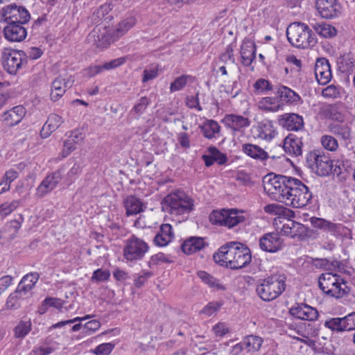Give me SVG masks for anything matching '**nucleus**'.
Listing matches in <instances>:
<instances>
[{"instance_id": "obj_48", "label": "nucleus", "mask_w": 355, "mask_h": 355, "mask_svg": "<svg viewBox=\"0 0 355 355\" xmlns=\"http://www.w3.org/2000/svg\"><path fill=\"white\" fill-rule=\"evenodd\" d=\"M343 319L342 318H331L328 320H326L324 322V326L332 331H336L338 332L344 331V326H343Z\"/></svg>"}, {"instance_id": "obj_38", "label": "nucleus", "mask_w": 355, "mask_h": 355, "mask_svg": "<svg viewBox=\"0 0 355 355\" xmlns=\"http://www.w3.org/2000/svg\"><path fill=\"white\" fill-rule=\"evenodd\" d=\"M235 63L236 61L234 56L233 49L230 46H228L225 51L219 55L216 64L227 66L228 69H230L234 67Z\"/></svg>"}, {"instance_id": "obj_37", "label": "nucleus", "mask_w": 355, "mask_h": 355, "mask_svg": "<svg viewBox=\"0 0 355 355\" xmlns=\"http://www.w3.org/2000/svg\"><path fill=\"white\" fill-rule=\"evenodd\" d=\"M201 130L205 137L212 139L216 135L219 133L220 126L214 120H207L201 126Z\"/></svg>"}, {"instance_id": "obj_43", "label": "nucleus", "mask_w": 355, "mask_h": 355, "mask_svg": "<svg viewBox=\"0 0 355 355\" xmlns=\"http://www.w3.org/2000/svg\"><path fill=\"white\" fill-rule=\"evenodd\" d=\"M322 146L327 150L334 152L338 148L337 139L331 135H322L320 138Z\"/></svg>"}, {"instance_id": "obj_51", "label": "nucleus", "mask_w": 355, "mask_h": 355, "mask_svg": "<svg viewBox=\"0 0 355 355\" xmlns=\"http://www.w3.org/2000/svg\"><path fill=\"white\" fill-rule=\"evenodd\" d=\"M24 297L20 295L19 293L15 290L14 293H12L8 297L6 301V306L10 309H17L20 306L19 300L24 299Z\"/></svg>"}, {"instance_id": "obj_5", "label": "nucleus", "mask_w": 355, "mask_h": 355, "mask_svg": "<svg viewBox=\"0 0 355 355\" xmlns=\"http://www.w3.org/2000/svg\"><path fill=\"white\" fill-rule=\"evenodd\" d=\"M286 37L291 44L306 49L316 44V38L308 25L301 22L291 23L286 29Z\"/></svg>"}, {"instance_id": "obj_62", "label": "nucleus", "mask_w": 355, "mask_h": 355, "mask_svg": "<svg viewBox=\"0 0 355 355\" xmlns=\"http://www.w3.org/2000/svg\"><path fill=\"white\" fill-rule=\"evenodd\" d=\"M76 149V145L71 142V140H66L63 144V149L61 153L62 158L67 157L72 151Z\"/></svg>"}, {"instance_id": "obj_16", "label": "nucleus", "mask_w": 355, "mask_h": 355, "mask_svg": "<svg viewBox=\"0 0 355 355\" xmlns=\"http://www.w3.org/2000/svg\"><path fill=\"white\" fill-rule=\"evenodd\" d=\"M4 37L10 42H19L27 36V29L24 24L7 23L3 28Z\"/></svg>"}, {"instance_id": "obj_3", "label": "nucleus", "mask_w": 355, "mask_h": 355, "mask_svg": "<svg viewBox=\"0 0 355 355\" xmlns=\"http://www.w3.org/2000/svg\"><path fill=\"white\" fill-rule=\"evenodd\" d=\"M162 208L171 215L180 216L178 221L187 218L193 210V200L182 191H177L167 195L162 201Z\"/></svg>"}, {"instance_id": "obj_2", "label": "nucleus", "mask_w": 355, "mask_h": 355, "mask_svg": "<svg viewBox=\"0 0 355 355\" xmlns=\"http://www.w3.org/2000/svg\"><path fill=\"white\" fill-rule=\"evenodd\" d=\"M213 258L220 266L238 270L248 265L252 257L250 250L245 245L239 242H229L221 246Z\"/></svg>"}, {"instance_id": "obj_50", "label": "nucleus", "mask_w": 355, "mask_h": 355, "mask_svg": "<svg viewBox=\"0 0 355 355\" xmlns=\"http://www.w3.org/2000/svg\"><path fill=\"white\" fill-rule=\"evenodd\" d=\"M208 152L211 155L214 161L217 162L219 165H223L227 162V156L220 152L217 148L214 146L209 147Z\"/></svg>"}, {"instance_id": "obj_45", "label": "nucleus", "mask_w": 355, "mask_h": 355, "mask_svg": "<svg viewBox=\"0 0 355 355\" xmlns=\"http://www.w3.org/2000/svg\"><path fill=\"white\" fill-rule=\"evenodd\" d=\"M31 329V321H20L14 329L16 338H24Z\"/></svg>"}, {"instance_id": "obj_10", "label": "nucleus", "mask_w": 355, "mask_h": 355, "mask_svg": "<svg viewBox=\"0 0 355 355\" xmlns=\"http://www.w3.org/2000/svg\"><path fill=\"white\" fill-rule=\"evenodd\" d=\"M1 15L6 23L26 24L31 19L28 10L15 3L8 5L1 10Z\"/></svg>"}, {"instance_id": "obj_34", "label": "nucleus", "mask_w": 355, "mask_h": 355, "mask_svg": "<svg viewBox=\"0 0 355 355\" xmlns=\"http://www.w3.org/2000/svg\"><path fill=\"white\" fill-rule=\"evenodd\" d=\"M277 93L279 98L282 102L293 103L300 100V97L297 94L286 86H280Z\"/></svg>"}, {"instance_id": "obj_21", "label": "nucleus", "mask_w": 355, "mask_h": 355, "mask_svg": "<svg viewBox=\"0 0 355 355\" xmlns=\"http://www.w3.org/2000/svg\"><path fill=\"white\" fill-rule=\"evenodd\" d=\"M282 232L285 236L300 238L306 235L307 228L302 223L288 220L286 223L283 225Z\"/></svg>"}, {"instance_id": "obj_20", "label": "nucleus", "mask_w": 355, "mask_h": 355, "mask_svg": "<svg viewBox=\"0 0 355 355\" xmlns=\"http://www.w3.org/2000/svg\"><path fill=\"white\" fill-rule=\"evenodd\" d=\"M302 137L295 134H289L284 140L283 148L286 153L298 156L302 154Z\"/></svg>"}, {"instance_id": "obj_47", "label": "nucleus", "mask_w": 355, "mask_h": 355, "mask_svg": "<svg viewBox=\"0 0 355 355\" xmlns=\"http://www.w3.org/2000/svg\"><path fill=\"white\" fill-rule=\"evenodd\" d=\"M322 95L324 98H337L341 96V88L334 85L325 87L322 91Z\"/></svg>"}, {"instance_id": "obj_33", "label": "nucleus", "mask_w": 355, "mask_h": 355, "mask_svg": "<svg viewBox=\"0 0 355 355\" xmlns=\"http://www.w3.org/2000/svg\"><path fill=\"white\" fill-rule=\"evenodd\" d=\"M312 27L320 36L324 38H331L337 34V30L334 26L324 22L315 23L312 24Z\"/></svg>"}, {"instance_id": "obj_55", "label": "nucleus", "mask_w": 355, "mask_h": 355, "mask_svg": "<svg viewBox=\"0 0 355 355\" xmlns=\"http://www.w3.org/2000/svg\"><path fill=\"white\" fill-rule=\"evenodd\" d=\"M110 276V273L108 270H103L102 269H98L95 270L92 275V281L96 282L107 281Z\"/></svg>"}, {"instance_id": "obj_11", "label": "nucleus", "mask_w": 355, "mask_h": 355, "mask_svg": "<svg viewBox=\"0 0 355 355\" xmlns=\"http://www.w3.org/2000/svg\"><path fill=\"white\" fill-rule=\"evenodd\" d=\"M316 8L324 19H332L341 12V6L338 0H316Z\"/></svg>"}, {"instance_id": "obj_9", "label": "nucleus", "mask_w": 355, "mask_h": 355, "mask_svg": "<svg viewBox=\"0 0 355 355\" xmlns=\"http://www.w3.org/2000/svg\"><path fill=\"white\" fill-rule=\"evenodd\" d=\"M148 250L149 246L144 241L132 236L125 242L123 257L127 261H136L142 259Z\"/></svg>"}, {"instance_id": "obj_42", "label": "nucleus", "mask_w": 355, "mask_h": 355, "mask_svg": "<svg viewBox=\"0 0 355 355\" xmlns=\"http://www.w3.org/2000/svg\"><path fill=\"white\" fill-rule=\"evenodd\" d=\"M322 111L326 116L332 120L340 121L343 119L342 114L338 111V107L336 104L324 106Z\"/></svg>"}, {"instance_id": "obj_29", "label": "nucleus", "mask_w": 355, "mask_h": 355, "mask_svg": "<svg viewBox=\"0 0 355 355\" xmlns=\"http://www.w3.org/2000/svg\"><path fill=\"white\" fill-rule=\"evenodd\" d=\"M123 203L127 216L136 215L144 210V205L141 201L133 196H128Z\"/></svg>"}, {"instance_id": "obj_63", "label": "nucleus", "mask_w": 355, "mask_h": 355, "mask_svg": "<svg viewBox=\"0 0 355 355\" xmlns=\"http://www.w3.org/2000/svg\"><path fill=\"white\" fill-rule=\"evenodd\" d=\"M149 103L150 101L147 97H141L139 99V102L134 106L133 110L136 113H142L146 110Z\"/></svg>"}, {"instance_id": "obj_61", "label": "nucleus", "mask_w": 355, "mask_h": 355, "mask_svg": "<svg viewBox=\"0 0 355 355\" xmlns=\"http://www.w3.org/2000/svg\"><path fill=\"white\" fill-rule=\"evenodd\" d=\"M125 62V58L124 57H121L116 59H114L108 62H106L103 64L104 69L110 70L114 68H116Z\"/></svg>"}, {"instance_id": "obj_23", "label": "nucleus", "mask_w": 355, "mask_h": 355, "mask_svg": "<svg viewBox=\"0 0 355 355\" xmlns=\"http://www.w3.org/2000/svg\"><path fill=\"white\" fill-rule=\"evenodd\" d=\"M173 232L172 226L168 223L162 224L159 232L154 237V243L157 246H166L172 240Z\"/></svg>"}, {"instance_id": "obj_60", "label": "nucleus", "mask_w": 355, "mask_h": 355, "mask_svg": "<svg viewBox=\"0 0 355 355\" xmlns=\"http://www.w3.org/2000/svg\"><path fill=\"white\" fill-rule=\"evenodd\" d=\"M220 308V304L216 302H209L204 309L201 311V313L210 316L214 313Z\"/></svg>"}, {"instance_id": "obj_56", "label": "nucleus", "mask_w": 355, "mask_h": 355, "mask_svg": "<svg viewBox=\"0 0 355 355\" xmlns=\"http://www.w3.org/2000/svg\"><path fill=\"white\" fill-rule=\"evenodd\" d=\"M23 221L24 217L21 214L19 215L18 218H16L10 221L8 228L10 230H14V233L12 234L11 239H14L15 237L19 230L21 228V223H23Z\"/></svg>"}, {"instance_id": "obj_17", "label": "nucleus", "mask_w": 355, "mask_h": 355, "mask_svg": "<svg viewBox=\"0 0 355 355\" xmlns=\"http://www.w3.org/2000/svg\"><path fill=\"white\" fill-rule=\"evenodd\" d=\"M314 72L320 85L327 84L332 77L329 60L324 58H318L315 64Z\"/></svg>"}, {"instance_id": "obj_36", "label": "nucleus", "mask_w": 355, "mask_h": 355, "mask_svg": "<svg viewBox=\"0 0 355 355\" xmlns=\"http://www.w3.org/2000/svg\"><path fill=\"white\" fill-rule=\"evenodd\" d=\"M263 343V339L257 336L250 335L243 340V345L248 352H254L259 350Z\"/></svg>"}, {"instance_id": "obj_12", "label": "nucleus", "mask_w": 355, "mask_h": 355, "mask_svg": "<svg viewBox=\"0 0 355 355\" xmlns=\"http://www.w3.org/2000/svg\"><path fill=\"white\" fill-rule=\"evenodd\" d=\"M221 121L226 128L231 130L233 135L243 132L250 125L248 118L234 114H226Z\"/></svg>"}, {"instance_id": "obj_4", "label": "nucleus", "mask_w": 355, "mask_h": 355, "mask_svg": "<svg viewBox=\"0 0 355 355\" xmlns=\"http://www.w3.org/2000/svg\"><path fill=\"white\" fill-rule=\"evenodd\" d=\"M286 279L284 274H273L259 279L257 283V294L263 301H272L285 291Z\"/></svg>"}, {"instance_id": "obj_53", "label": "nucleus", "mask_w": 355, "mask_h": 355, "mask_svg": "<svg viewBox=\"0 0 355 355\" xmlns=\"http://www.w3.org/2000/svg\"><path fill=\"white\" fill-rule=\"evenodd\" d=\"M114 347V345L111 343H103L98 345L94 350L96 355H109Z\"/></svg>"}, {"instance_id": "obj_28", "label": "nucleus", "mask_w": 355, "mask_h": 355, "mask_svg": "<svg viewBox=\"0 0 355 355\" xmlns=\"http://www.w3.org/2000/svg\"><path fill=\"white\" fill-rule=\"evenodd\" d=\"M63 122L64 120L60 116L56 114H50L41 130V135L47 137L51 132L55 131Z\"/></svg>"}, {"instance_id": "obj_24", "label": "nucleus", "mask_w": 355, "mask_h": 355, "mask_svg": "<svg viewBox=\"0 0 355 355\" xmlns=\"http://www.w3.org/2000/svg\"><path fill=\"white\" fill-rule=\"evenodd\" d=\"M207 245L202 237L191 236L181 245V249L184 253L191 254L202 250Z\"/></svg>"}, {"instance_id": "obj_52", "label": "nucleus", "mask_w": 355, "mask_h": 355, "mask_svg": "<svg viewBox=\"0 0 355 355\" xmlns=\"http://www.w3.org/2000/svg\"><path fill=\"white\" fill-rule=\"evenodd\" d=\"M9 85V83L0 82V107L6 104L7 101L10 98L11 93L8 91V89L5 88Z\"/></svg>"}, {"instance_id": "obj_7", "label": "nucleus", "mask_w": 355, "mask_h": 355, "mask_svg": "<svg viewBox=\"0 0 355 355\" xmlns=\"http://www.w3.org/2000/svg\"><path fill=\"white\" fill-rule=\"evenodd\" d=\"M307 166L319 176H327L333 171V162L328 155L320 150L309 153L306 158Z\"/></svg>"}, {"instance_id": "obj_14", "label": "nucleus", "mask_w": 355, "mask_h": 355, "mask_svg": "<svg viewBox=\"0 0 355 355\" xmlns=\"http://www.w3.org/2000/svg\"><path fill=\"white\" fill-rule=\"evenodd\" d=\"M74 80L72 76L62 77L55 78L51 83V99L53 101H58L66 92L67 89L72 87Z\"/></svg>"}, {"instance_id": "obj_30", "label": "nucleus", "mask_w": 355, "mask_h": 355, "mask_svg": "<svg viewBox=\"0 0 355 355\" xmlns=\"http://www.w3.org/2000/svg\"><path fill=\"white\" fill-rule=\"evenodd\" d=\"M136 22L137 19L133 16H128L123 19L116 25L113 36L116 38L123 36L136 24Z\"/></svg>"}, {"instance_id": "obj_54", "label": "nucleus", "mask_w": 355, "mask_h": 355, "mask_svg": "<svg viewBox=\"0 0 355 355\" xmlns=\"http://www.w3.org/2000/svg\"><path fill=\"white\" fill-rule=\"evenodd\" d=\"M345 331L355 329V312H352L342 318Z\"/></svg>"}, {"instance_id": "obj_58", "label": "nucleus", "mask_w": 355, "mask_h": 355, "mask_svg": "<svg viewBox=\"0 0 355 355\" xmlns=\"http://www.w3.org/2000/svg\"><path fill=\"white\" fill-rule=\"evenodd\" d=\"M27 278H22L17 286V293H19L20 295L23 296L24 298L26 297L28 293L31 292L32 288L26 284V281Z\"/></svg>"}, {"instance_id": "obj_31", "label": "nucleus", "mask_w": 355, "mask_h": 355, "mask_svg": "<svg viewBox=\"0 0 355 355\" xmlns=\"http://www.w3.org/2000/svg\"><path fill=\"white\" fill-rule=\"evenodd\" d=\"M329 131L341 140L347 141L352 137L351 128L346 124H331L329 126Z\"/></svg>"}, {"instance_id": "obj_6", "label": "nucleus", "mask_w": 355, "mask_h": 355, "mask_svg": "<svg viewBox=\"0 0 355 355\" xmlns=\"http://www.w3.org/2000/svg\"><path fill=\"white\" fill-rule=\"evenodd\" d=\"M318 285L326 295L336 299L347 295L350 291L347 282L340 275L331 272L320 275Z\"/></svg>"}, {"instance_id": "obj_40", "label": "nucleus", "mask_w": 355, "mask_h": 355, "mask_svg": "<svg viewBox=\"0 0 355 355\" xmlns=\"http://www.w3.org/2000/svg\"><path fill=\"white\" fill-rule=\"evenodd\" d=\"M355 60L350 55H343L338 62V69L341 73L349 74L354 70Z\"/></svg>"}, {"instance_id": "obj_25", "label": "nucleus", "mask_w": 355, "mask_h": 355, "mask_svg": "<svg viewBox=\"0 0 355 355\" xmlns=\"http://www.w3.org/2000/svg\"><path fill=\"white\" fill-rule=\"evenodd\" d=\"M241 55L243 64L249 67L256 56V45L254 42L250 40L245 41L241 47Z\"/></svg>"}, {"instance_id": "obj_13", "label": "nucleus", "mask_w": 355, "mask_h": 355, "mask_svg": "<svg viewBox=\"0 0 355 355\" xmlns=\"http://www.w3.org/2000/svg\"><path fill=\"white\" fill-rule=\"evenodd\" d=\"M282 239L277 232H270L263 235L259 241L260 248L267 252H276L282 247Z\"/></svg>"}, {"instance_id": "obj_8", "label": "nucleus", "mask_w": 355, "mask_h": 355, "mask_svg": "<svg viewBox=\"0 0 355 355\" xmlns=\"http://www.w3.org/2000/svg\"><path fill=\"white\" fill-rule=\"evenodd\" d=\"M26 54L24 51H17L12 49H3L1 52L2 64L6 71L10 74H16L22 67Z\"/></svg>"}, {"instance_id": "obj_1", "label": "nucleus", "mask_w": 355, "mask_h": 355, "mask_svg": "<svg viewBox=\"0 0 355 355\" xmlns=\"http://www.w3.org/2000/svg\"><path fill=\"white\" fill-rule=\"evenodd\" d=\"M263 189L271 199L294 208H302L309 203L312 193L300 180L269 173L263 178Z\"/></svg>"}, {"instance_id": "obj_35", "label": "nucleus", "mask_w": 355, "mask_h": 355, "mask_svg": "<svg viewBox=\"0 0 355 355\" xmlns=\"http://www.w3.org/2000/svg\"><path fill=\"white\" fill-rule=\"evenodd\" d=\"M310 220L313 227L324 232H335L338 229L337 224L324 218L312 217Z\"/></svg>"}, {"instance_id": "obj_27", "label": "nucleus", "mask_w": 355, "mask_h": 355, "mask_svg": "<svg viewBox=\"0 0 355 355\" xmlns=\"http://www.w3.org/2000/svg\"><path fill=\"white\" fill-rule=\"evenodd\" d=\"M256 129L258 132L257 137L261 139L270 141L275 137V131L272 123L268 119L260 121Z\"/></svg>"}, {"instance_id": "obj_64", "label": "nucleus", "mask_w": 355, "mask_h": 355, "mask_svg": "<svg viewBox=\"0 0 355 355\" xmlns=\"http://www.w3.org/2000/svg\"><path fill=\"white\" fill-rule=\"evenodd\" d=\"M345 172L346 169L345 168L344 165L338 162L334 168L333 167L331 173L336 175L340 180H343L345 178Z\"/></svg>"}, {"instance_id": "obj_19", "label": "nucleus", "mask_w": 355, "mask_h": 355, "mask_svg": "<svg viewBox=\"0 0 355 355\" xmlns=\"http://www.w3.org/2000/svg\"><path fill=\"white\" fill-rule=\"evenodd\" d=\"M290 313L298 319L309 321H314L319 316V313L315 308L302 303L291 307Z\"/></svg>"}, {"instance_id": "obj_46", "label": "nucleus", "mask_w": 355, "mask_h": 355, "mask_svg": "<svg viewBox=\"0 0 355 355\" xmlns=\"http://www.w3.org/2000/svg\"><path fill=\"white\" fill-rule=\"evenodd\" d=\"M254 88L256 94H265L272 89V86L268 80L259 78L254 83Z\"/></svg>"}, {"instance_id": "obj_22", "label": "nucleus", "mask_w": 355, "mask_h": 355, "mask_svg": "<svg viewBox=\"0 0 355 355\" xmlns=\"http://www.w3.org/2000/svg\"><path fill=\"white\" fill-rule=\"evenodd\" d=\"M26 113V109L22 105L15 106L3 113V121L8 125L14 126L21 121Z\"/></svg>"}, {"instance_id": "obj_44", "label": "nucleus", "mask_w": 355, "mask_h": 355, "mask_svg": "<svg viewBox=\"0 0 355 355\" xmlns=\"http://www.w3.org/2000/svg\"><path fill=\"white\" fill-rule=\"evenodd\" d=\"M227 209L214 210L209 214V220L213 225H225Z\"/></svg>"}, {"instance_id": "obj_15", "label": "nucleus", "mask_w": 355, "mask_h": 355, "mask_svg": "<svg viewBox=\"0 0 355 355\" xmlns=\"http://www.w3.org/2000/svg\"><path fill=\"white\" fill-rule=\"evenodd\" d=\"M279 124L288 131H299L304 128L302 116L295 113H285L279 118Z\"/></svg>"}, {"instance_id": "obj_18", "label": "nucleus", "mask_w": 355, "mask_h": 355, "mask_svg": "<svg viewBox=\"0 0 355 355\" xmlns=\"http://www.w3.org/2000/svg\"><path fill=\"white\" fill-rule=\"evenodd\" d=\"M61 180L60 171H56L48 175L37 188V195L40 198L44 197L53 190Z\"/></svg>"}, {"instance_id": "obj_32", "label": "nucleus", "mask_w": 355, "mask_h": 355, "mask_svg": "<svg viewBox=\"0 0 355 355\" xmlns=\"http://www.w3.org/2000/svg\"><path fill=\"white\" fill-rule=\"evenodd\" d=\"M225 218L224 226L228 228L234 227L245 220L243 211L234 209H227Z\"/></svg>"}, {"instance_id": "obj_26", "label": "nucleus", "mask_w": 355, "mask_h": 355, "mask_svg": "<svg viewBox=\"0 0 355 355\" xmlns=\"http://www.w3.org/2000/svg\"><path fill=\"white\" fill-rule=\"evenodd\" d=\"M242 150L251 158L261 162L266 160L269 157L266 151L255 144H244L242 145Z\"/></svg>"}, {"instance_id": "obj_49", "label": "nucleus", "mask_w": 355, "mask_h": 355, "mask_svg": "<svg viewBox=\"0 0 355 355\" xmlns=\"http://www.w3.org/2000/svg\"><path fill=\"white\" fill-rule=\"evenodd\" d=\"M191 79L189 75H182L177 78L170 86V91L174 92L181 90L187 84L188 80Z\"/></svg>"}, {"instance_id": "obj_57", "label": "nucleus", "mask_w": 355, "mask_h": 355, "mask_svg": "<svg viewBox=\"0 0 355 355\" xmlns=\"http://www.w3.org/2000/svg\"><path fill=\"white\" fill-rule=\"evenodd\" d=\"M100 327L101 323L96 320H90L85 323L83 326L85 333L88 334H91L92 333L95 332L100 328Z\"/></svg>"}, {"instance_id": "obj_41", "label": "nucleus", "mask_w": 355, "mask_h": 355, "mask_svg": "<svg viewBox=\"0 0 355 355\" xmlns=\"http://www.w3.org/2000/svg\"><path fill=\"white\" fill-rule=\"evenodd\" d=\"M198 276L210 287L216 288L218 290H225V287L219 283V280L214 278L205 271H199Z\"/></svg>"}, {"instance_id": "obj_39", "label": "nucleus", "mask_w": 355, "mask_h": 355, "mask_svg": "<svg viewBox=\"0 0 355 355\" xmlns=\"http://www.w3.org/2000/svg\"><path fill=\"white\" fill-rule=\"evenodd\" d=\"M258 105L261 110L272 112L278 111L282 107L275 98L272 97L262 98Z\"/></svg>"}, {"instance_id": "obj_59", "label": "nucleus", "mask_w": 355, "mask_h": 355, "mask_svg": "<svg viewBox=\"0 0 355 355\" xmlns=\"http://www.w3.org/2000/svg\"><path fill=\"white\" fill-rule=\"evenodd\" d=\"M157 76L158 70L157 67L146 69L143 72V82H148V80L155 78Z\"/></svg>"}]
</instances>
